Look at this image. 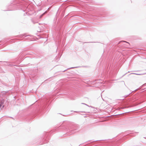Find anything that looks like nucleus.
I'll use <instances>...</instances> for the list:
<instances>
[{"label":"nucleus","mask_w":146,"mask_h":146,"mask_svg":"<svg viewBox=\"0 0 146 146\" xmlns=\"http://www.w3.org/2000/svg\"><path fill=\"white\" fill-rule=\"evenodd\" d=\"M1 105H0V108L1 107Z\"/></svg>","instance_id":"1"},{"label":"nucleus","mask_w":146,"mask_h":146,"mask_svg":"<svg viewBox=\"0 0 146 146\" xmlns=\"http://www.w3.org/2000/svg\"><path fill=\"white\" fill-rule=\"evenodd\" d=\"M46 12H45L44 13H46ZM44 14V13L43 14Z\"/></svg>","instance_id":"2"}]
</instances>
